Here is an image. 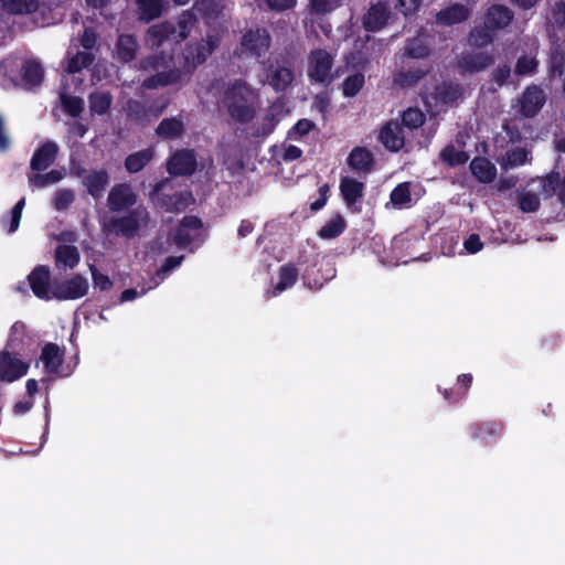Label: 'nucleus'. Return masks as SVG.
Wrapping results in <instances>:
<instances>
[{"mask_svg": "<svg viewBox=\"0 0 565 565\" xmlns=\"http://www.w3.org/2000/svg\"><path fill=\"white\" fill-rule=\"evenodd\" d=\"M217 46V39L207 35L194 44H186L182 53L184 64L177 67L173 56L164 52L142 57L136 68L145 73H153L145 78L141 86L145 89H158L182 83L189 78L198 66L202 65Z\"/></svg>", "mask_w": 565, "mask_h": 565, "instance_id": "1", "label": "nucleus"}, {"mask_svg": "<svg viewBox=\"0 0 565 565\" xmlns=\"http://www.w3.org/2000/svg\"><path fill=\"white\" fill-rule=\"evenodd\" d=\"M150 222V214L146 206L138 205L129 210L125 215L119 217H111L103 226V230L108 233H114L117 236L127 239L135 238L142 226H148Z\"/></svg>", "mask_w": 565, "mask_h": 565, "instance_id": "2", "label": "nucleus"}, {"mask_svg": "<svg viewBox=\"0 0 565 565\" xmlns=\"http://www.w3.org/2000/svg\"><path fill=\"white\" fill-rule=\"evenodd\" d=\"M271 45V36L266 28L256 26L246 30L234 54L237 57L256 58L264 56Z\"/></svg>", "mask_w": 565, "mask_h": 565, "instance_id": "3", "label": "nucleus"}, {"mask_svg": "<svg viewBox=\"0 0 565 565\" xmlns=\"http://www.w3.org/2000/svg\"><path fill=\"white\" fill-rule=\"evenodd\" d=\"M224 98L227 111L234 121L248 124L254 119L256 111L244 96V84L242 82L236 81L231 84L224 93Z\"/></svg>", "mask_w": 565, "mask_h": 565, "instance_id": "4", "label": "nucleus"}, {"mask_svg": "<svg viewBox=\"0 0 565 565\" xmlns=\"http://www.w3.org/2000/svg\"><path fill=\"white\" fill-rule=\"evenodd\" d=\"M333 56L324 49H315L308 55V77L312 83L329 85L334 77L331 75Z\"/></svg>", "mask_w": 565, "mask_h": 565, "instance_id": "5", "label": "nucleus"}, {"mask_svg": "<svg viewBox=\"0 0 565 565\" xmlns=\"http://www.w3.org/2000/svg\"><path fill=\"white\" fill-rule=\"evenodd\" d=\"M166 185L167 181H160L153 186L150 195L154 206L161 211L170 213H179L185 210L189 205V198L191 196V193H166L163 191Z\"/></svg>", "mask_w": 565, "mask_h": 565, "instance_id": "6", "label": "nucleus"}, {"mask_svg": "<svg viewBox=\"0 0 565 565\" xmlns=\"http://www.w3.org/2000/svg\"><path fill=\"white\" fill-rule=\"evenodd\" d=\"M88 291V281L79 274L72 278L52 285V299L75 300L84 297Z\"/></svg>", "mask_w": 565, "mask_h": 565, "instance_id": "7", "label": "nucleus"}, {"mask_svg": "<svg viewBox=\"0 0 565 565\" xmlns=\"http://www.w3.org/2000/svg\"><path fill=\"white\" fill-rule=\"evenodd\" d=\"M391 4L387 0H379L372 3L363 14L362 28L367 32H379L383 30L391 19Z\"/></svg>", "mask_w": 565, "mask_h": 565, "instance_id": "8", "label": "nucleus"}, {"mask_svg": "<svg viewBox=\"0 0 565 565\" xmlns=\"http://www.w3.org/2000/svg\"><path fill=\"white\" fill-rule=\"evenodd\" d=\"M202 228L203 222L200 217L185 215L172 234L173 243L179 248H186L201 235Z\"/></svg>", "mask_w": 565, "mask_h": 565, "instance_id": "9", "label": "nucleus"}, {"mask_svg": "<svg viewBox=\"0 0 565 565\" xmlns=\"http://www.w3.org/2000/svg\"><path fill=\"white\" fill-rule=\"evenodd\" d=\"M138 201L137 193L129 183H117L108 193L107 205L111 212L129 211Z\"/></svg>", "mask_w": 565, "mask_h": 565, "instance_id": "10", "label": "nucleus"}, {"mask_svg": "<svg viewBox=\"0 0 565 565\" xmlns=\"http://www.w3.org/2000/svg\"><path fill=\"white\" fill-rule=\"evenodd\" d=\"M198 169L196 154L193 149L177 150L168 161V171L175 177H190Z\"/></svg>", "mask_w": 565, "mask_h": 565, "instance_id": "11", "label": "nucleus"}, {"mask_svg": "<svg viewBox=\"0 0 565 565\" xmlns=\"http://www.w3.org/2000/svg\"><path fill=\"white\" fill-rule=\"evenodd\" d=\"M462 96V88L459 84L443 82L435 86L429 98L433 100L436 111L439 113L451 107Z\"/></svg>", "mask_w": 565, "mask_h": 565, "instance_id": "12", "label": "nucleus"}, {"mask_svg": "<svg viewBox=\"0 0 565 565\" xmlns=\"http://www.w3.org/2000/svg\"><path fill=\"white\" fill-rule=\"evenodd\" d=\"M546 102L544 90L537 85L525 87L520 98V114L525 118L535 117Z\"/></svg>", "mask_w": 565, "mask_h": 565, "instance_id": "13", "label": "nucleus"}, {"mask_svg": "<svg viewBox=\"0 0 565 565\" xmlns=\"http://www.w3.org/2000/svg\"><path fill=\"white\" fill-rule=\"evenodd\" d=\"M76 177H83V184L86 186L87 193L95 200L103 196L106 186L109 184L110 177L105 169L92 170L86 173L84 168L74 172Z\"/></svg>", "mask_w": 565, "mask_h": 565, "instance_id": "14", "label": "nucleus"}, {"mask_svg": "<svg viewBox=\"0 0 565 565\" xmlns=\"http://www.w3.org/2000/svg\"><path fill=\"white\" fill-rule=\"evenodd\" d=\"M28 280L35 297L42 300L52 299L51 273L47 266L38 265L28 275Z\"/></svg>", "mask_w": 565, "mask_h": 565, "instance_id": "15", "label": "nucleus"}, {"mask_svg": "<svg viewBox=\"0 0 565 565\" xmlns=\"http://www.w3.org/2000/svg\"><path fill=\"white\" fill-rule=\"evenodd\" d=\"M28 370V363L12 356L7 350L0 352V381H17L24 376Z\"/></svg>", "mask_w": 565, "mask_h": 565, "instance_id": "16", "label": "nucleus"}, {"mask_svg": "<svg viewBox=\"0 0 565 565\" xmlns=\"http://www.w3.org/2000/svg\"><path fill=\"white\" fill-rule=\"evenodd\" d=\"M514 19V12L507 6L491 4L483 18V24L489 30L499 31L508 28Z\"/></svg>", "mask_w": 565, "mask_h": 565, "instance_id": "17", "label": "nucleus"}, {"mask_svg": "<svg viewBox=\"0 0 565 565\" xmlns=\"http://www.w3.org/2000/svg\"><path fill=\"white\" fill-rule=\"evenodd\" d=\"M339 189L347 207L352 212H360L356 203L364 195L365 184L354 178L342 177Z\"/></svg>", "mask_w": 565, "mask_h": 565, "instance_id": "18", "label": "nucleus"}, {"mask_svg": "<svg viewBox=\"0 0 565 565\" xmlns=\"http://www.w3.org/2000/svg\"><path fill=\"white\" fill-rule=\"evenodd\" d=\"M493 63L494 57L489 53H463L458 60V68L461 74H476L487 70Z\"/></svg>", "mask_w": 565, "mask_h": 565, "instance_id": "19", "label": "nucleus"}, {"mask_svg": "<svg viewBox=\"0 0 565 565\" xmlns=\"http://www.w3.org/2000/svg\"><path fill=\"white\" fill-rule=\"evenodd\" d=\"M266 75L269 86L277 93L285 92L295 79L294 70L279 62L270 64L267 67Z\"/></svg>", "mask_w": 565, "mask_h": 565, "instance_id": "20", "label": "nucleus"}, {"mask_svg": "<svg viewBox=\"0 0 565 565\" xmlns=\"http://www.w3.org/2000/svg\"><path fill=\"white\" fill-rule=\"evenodd\" d=\"M379 140L383 143L385 149L397 152L405 145L404 130L397 121L391 120L382 127Z\"/></svg>", "mask_w": 565, "mask_h": 565, "instance_id": "21", "label": "nucleus"}, {"mask_svg": "<svg viewBox=\"0 0 565 565\" xmlns=\"http://www.w3.org/2000/svg\"><path fill=\"white\" fill-rule=\"evenodd\" d=\"M139 49L136 35L124 33L117 38L114 56L118 62L128 64L136 60Z\"/></svg>", "mask_w": 565, "mask_h": 565, "instance_id": "22", "label": "nucleus"}, {"mask_svg": "<svg viewBox=\"0 0 565 565\" xmlns=\"http://www.w3.org/2000/svg\"><path fill=\"white\" fill-rule=\"evenodd\" d=\"M58 146L52 140L43 142L33 153L30 167L34 171H44L52 166L57 157Z\"/></svg>", "mask_w": 565, "mask_h": 565, "instance_id": "23", "label": "nucleus"}, {"mask_svg": "<svg viewBox=\"0 0 565 565\" xmlns=\"http://www.w3.org/2000/svg\"><path fill=\"white\" fill-rule=\"evenodd\" d=\"M434 38L426 33H418L407 40L404 46V55L411 58L423 60L430 56L433 52Z\"/></svg>", "mask_w": 565, "mask_h": 565, "instance_id": "24", "label": "nucleus"}, {"mask_svg": "<svg viewBox=\"0 0 565 565\" xmlns=\"http://www.w3.org/2000/svg\"><path fill=\"white\" fill-rule=\"evenodd\" d=\"M167 0H135L136 15L139 22L150 23L163 14Z\"/></svg>", "mask_w": 565, "mask_h": 565, "instance_id": "25", "label": "nucleus"}, {"mask_svg": "<svg viewBox=\"0 0 565 565\" xmlns=\"http://www.w3.org/2000/svg\"><path fill=\"white\" fill-rule=\"evenodd\" d=\"M175 25L170 21H164L158 24H153L148 28L146 38L147 42L151 47L158 49L166 41L175 42Z\"/></svg>", "mask_w": 565, "mask_h": 565, "instance_id": "26", "label": "nucleus"}, {"mask_svg": "<svg viewBox=\"0 0 565 565\" xmlns=\"http://www.w3.org/2000/svg\"><path fill=\"white\" fill-rule=\"evenodd\" d=\"M470 429L472 439L490 444L491 439L502 435L504 426L501 422L487 420L471 424Z\"/></svg>", "mask_w": 565, "mask_h": 565, "instance_id": "27", "label": "nucleus"}, {"mask_svg": "<svg viewBox=\"0 0 565 565\" xmlns=\"http://www.w3.org/2000/svg\"><path fill=\"white\" fill-rule=\"evenodd\" d=\"M54 259L57 269H74L79 264L81 254L75 245L61 244L54 250Z\"/></svg>", "mask_w": 565, "mask_h": 565, "instance_id": "28", "label": "nucleus"}, {"mask_svg": "<svg viewBox=\"0 0 565 565\" xmlns=\"http://www.w3.org/2000/svg\"><path fill=\"white\" fill-rule=\"evenodd\" d=\"M40 360L46 373L57 374L64 361V350H61L56 343L49 342L43 345Z\"/></svg>", "mask_w": 565, "mask_h": 565, "instance_id": "29", "label": "nucleus"}, {"mask_svg": "<svg viewBox=\"0 0 565 565\" xmlns=\"http://www.w3.org/2000/svg\"><path fill=\"white\" fill-rule=\"evenodd\" d=\"M348 166L355 172L370 173L374 166L373 153L365 147H355L349 153Z\"/></svg>", "mask_w": 565, "mask_h": 565, "instance_id": "30", "label": "nucleus"}, {"mask_svg": "<svg viewBox=\"0 0 565 565\" xmlns=\"http://www.w3.org/2000/svg\"><path fill=\"white\" fill-rule=\"evenodd\" d=\"M470 171L481 183H491L497 177L495 166L484 157H476L470 162Z\"/></svg>", "mask_w": 565, "mask_h": 565, "instance_id": "31", "label": "nucleus"}, {"mask_svg": "<svg viewBox=\"0 0 565 565\" xmlns=\"http://www.w3.org/2000/svg\"><path fill=\"white\" fill-rule=\"evenodd\" d=\"M184 131V122L179 117L163 118L156 128V135L166 140L178 139Z\"/></svg>", "mask_w": 565, "mask_h": 565, "instance_id": "32", "label": "nucleus"}, {"mask_svg": "<svg viewBox=\"0 0 565 565\" xmlns=\"http://www.w3.org/2000/svg\"><path fill=\"white\" fill-rule=\"evenodd\" d=\"M532 160L531 151L526 148H513L508 150L501 159L498 160L501 170L509 171Z\"/></svg>", "mask_w": 565, "mask_h": 565, "instance_id": "33", "label": "nucleus"}, {"mask_svg": "<svg viewBox=\"0 0 565 565\" xmlns=\"http://www.w3.org/2000/svg\"><path fill=\"white\" fill-rule=\"evenodd\" d=\"M469 9L461 3L451 4L437 13V20L444 25H452L468 20Z\"/></svg>", "mask_w": 565, "mask_h": 565, "instance_id": "34", "label": "nucleus"}, {"mask_svg": "<svg viewBox=\"0 0 565 565\" xmlns=\"http://www.w3.org/2000/svg\"><path fill=\"white\" fill-rule=\"evenodd\" d=\"M150 111L145 104L136 99H129L126 104L127 119L141 127L151 122Z\"/></svg>", "mask_w": 565, "mask_h": 565, "instance_id": "35", "label": "nucleus"}, {"mask_svg": "<svg viewBox=\"0 0 565 565\" xmlns=\"http://www.w3.org/2000/svg\"><path fill=\"white\" fill-rule=\"evenodd\" d=\"M153 156L154 151L151 148L130 153L125 159V168L129 173H138L153 159Z\"/></svg>", "mask_w": 565, "mask_h": 565, "instance_id": "36", "label": "nucleus"}, {"mask_svg": "<svg viewBox=\"0 0 565 565\" xmlns=\"http://www.w3.org/2000/svg\"><path fill=\"white\" fill-rule=\"evenodd\" d=\"M113 96L109 92H92L88 95V105L90 114L103 116L107 114L111 107Z\"/></svg>", "mask_w": 565, "mask_h": 565, "instance_id": "37", "label": "nucleus"}, {"mask_svg": "<svg viewBox=\"0 0 565 565\" xmlns=\"http://www.w3.org/2000/svg\"><path fill=\"white\" fill-rule=\"evenodd\" d=\"M21 75L25 85L39 86L43 82L44 70L39 62L28 60L22 65Z\"/></svg>", "mask_w": 565, "mask_h": 565, "instance_id": "38", "label": "nucleus"}, {"mask_svg": "<svg viewBox=\"0 0 565 565\" xmlns=\"http://www.w3.org/2000/svg\"><path fill=\"white\" fill-rule=\"evenodd\" d=\"M345 228L344 217L337 213L318 231V236L322 239H332L340 236Z\"/></svg>", "mask_w": 565, "mask_h": 565, "instance_id": "39", "label": "nucleus"}, {"mask_svg": "<svg viewBox=\"0 0 565 565\" xmlns=\"http://www.w3.org/2000/svg\"><path fill=\"white\" fill-rule=\"evenodd\" d=\"M2 9L10 14H30L38 10V0H0Z\"/></svg>", "mask_w": 565, "mask_h": 565, "instance_id": "40", "label": "nucleus"}, {"mask_svg": "<svg viewBox=\"0 0 565 565\" xmlns=\"http://www.w3.org/2000/svg\"><path fill=\"white\" fill-rule=\"evenodd\" d=\"M298 280V270L292 264L284 265L278 271V282L275 286V295L292 287Z\"/></svg>", "mask_w": 565, "mask_h": 565, "instance_id": "41", "label": "nucleus"}, {"mask_svg": "<svg viewBox=\"0 0 565 565\" xmlns=\"http://www.w3.org/2000/svg\"><path fill=\"white\" fill-rule=\"evenodd\" d=\"M439 158L447 166L454 168L461 166L469 160V156L466 151L457 150L454 145H447L439 153Z\"/></svg>", "mask_w": 565, "mask_h": 565, "instance_id": "42", "label": "nucleus"}, {"mask_svg": "<svg viewBox=\"0 0 565 565\" xmlns=\"http://www.w3.org/2000/svg\"><path fill=\"white\" fill-rule=\"evenodd\" d=\"M365 84L364 74L355 72L347 76L342 83V95L345 98L355 97Z\"/></svg>", "mask_w": 565, "mask_h": 565, "instance_id": "43", "label": "nucleus"}, {"mask_svg": "<svg viewBox=\"0 0 565 565\" xmlns=\"http://www.w3.org/2000/svg\"><path fill=\"white\" fill-rule=\"evenodd\" d=\"M195 22H196V17L191 11H183L179 15L177 24H174L177 28V32H175V42L177 43L185 40L189 36L191 29L193 28Z\"/></svg>", "mask_w": 565, "mask_h": 565, "instance_id": "44", "label": "nucleus"}, {"mask_svg": "<svg viewBox=\"0 0 565 565\" xmlns=\"http://www.w3.org/2000/svg\"><path fill=\"white\" fill-rule=\"evenodd\" d=\"M429 72V68H408L406 71L399 72L396 77L395 82L398 83L403 87H413L415 86L423 77L427 75Z\"/></svg>", "mask_w": 565, "mask_h": 565, "instance_id": "45", "label": "nucleus"}, {"mask_svg": "<svg viewBox=\"0 0 565 565\" xmlns=\"http://www.w3.org/2000/svg\"><path fill=\"white\" fill-rule=\"evenodd\" d=\"M95 60L92 52H77L67 62L66 72L68 74L79 73L82 70L89 67Z\"/></svg>", "mask_w": 565, "mask_h": 565, "instance_id": "46", "label": "nucleus"}, {"mask_svg": "<svg viewBox=\"0 0 565 565\" xmlns=\"http://www.w3.org/2000/svg\"><path fill=\"white\" fill-rule=\"evenodd\" d=\"M402 128L406 127L411 130L417 129L425 122L424 113L417 107H409L402 113Z\"/></svg>", "mask_w": 565, "mask_h": 565, "instance_id": "47", "label": "nucleus"}, {"mask_svg": "<svg viewBox=\"0 0 565 565\" xmlns=\"http://www.w3.org/2000/svg\"><path fill=\"white\" fill-rule=\"evenodd\" d=\"M61 105L63 110L71 117L77 118L84 111V100L78 96L62 94Z\"/></svg>", "mask_w": 565, "mask_h": 565, "instance_id": "48", "label": "nucleus"}, {"mask_svg": "<svg viewBox=\"0 0 565 565\" xmlns=\"http://www.w3.org/2000/svg\"><path fill=\"white\" fill-rule=\"evenodd\" d=\"M493 30L487 29L483 24V28H476L470 32L469 41L470 44L475 47L482 49L489 44H491L494 40Z\"/></svg>", "mask_w": 565, "mask_h": 565, "instance_id": "49", "label": "nucleus"}, {"mask_svg": "<svg viewBox=\"0 0 565 565\" xmlns=\"http://www.w3.org/2000/svg\"><path fill=\"white\" fill-rule=\"evenodd\" d=\"M343 0H310L308 10L311 14L323 15L341 6Z\"/></svg>", "mask_w": 565, "mask_h": 565, "instance_id": "50", "label": "nucleus"}, {"mask_svg": "<svg viewBox=\"0 0 565 565\" xmlns=\"http://www.w3.org/2000/svg\"><path fill=\"white\" fill-rule=\"evenodd\" d=\"M63 179V173L58 170H51L47 173H36L30 177L29 181L36 188H45L50 184L57 183Z\"/></svg>", "mask_w": 565, "mask_h": 565, "instance_id": "51", "label": "nucleus"}, {"mask_svg": "<svg viewBox=\"0 0 565 565\" xmlns=\"http://www.w3.org/2000/svg\"><path fill=\"white\" fill-rule=\"evenodd\" d=\"M391 202L395 206H403L412 201L411 186L408 182L397 184L390 194Z\"/></svg>", "mask_w": 565, "mask_h": 565, "instance_id": "52", "label": "nucleus"}, {"mask_svg": "<svg viewBox=\"0 0 565 565\" xmlns=\"http://www.w3.org/2000/svg\"><path fill=\"white\" fill-rule=\"evenodd\" d=\"M539 61L535 56L521 55L515 63V74L519 76L532 75L537 71Z\"/></svg>", "mask_w": 565, "mask_h": 565, "instance_id": "53", "label": "nucleus"}, {"mask_svg": "<svg viewBox=\"0 0 565 565\" xmlns=\"http://www.w3.org/2000/svg\"><path fill=\"white\" fill-rule=\"evenodd\" d=\"M258 6L271 12H285L296 8L297 0H257Z\"/></svg>", "mask_w": 565, "mask_h": 565, "instance_id": "54", "label": "nucleus"}, {"mask_svg": "<svg viewBox=\"0 0 565 565\" xmlns=\"http://www.w3.org/2000/svg\"><path fill=\"white\" fill-rule=\"evenodd\" d=\"M565 66V55L562 51L561 46L557 45L553 49L550 60V68L548 72L553 76H562L564 73Z\"/></svg>", "mask_w": 565, "mask_h": 565, "instance_id": "55", "label": "nucleus"}, {"mask_svg": "<svg viewBox=\"0 0 565 565\" xmlns=\"http://www.w3.org/2000/svg\"><path fill=\"white\" fill-rule=\"evenodd\" d=\"M75 194L71 189L57 190L54 194L53 205L56 211H64L74 202Z\"/></svg>", "mask_w": 565, "mask_h": 565, "instance_id": "56", "label": "nucleus"}, {"mask_svg": "<svg viewBox=\"0 0 565 565\" xmlns=\"http://www.w3.org/2000/svg\"><path fill=\"white\" fill-rule=\"evenodd\" d=\"M551 23L555 29L565 31V1H556L552 7Z\"/></svg>", "mask_w": 565, "mask_h": 565, "instance_id": "57", "label": "nucleus"}, {"mask_svg": "<svg viewBox=\"0 0 565 565\" xmlns=\"http://www.w3.org/2000/svg\"><path fill=\"white\" fill-rule=\"evenodd\" d=\"M540 204V199L532 192H525L519 199V207L522 212H536Z\"/></svg>", "mask_w": 565, "mask_h": 565, "instance_id": "58", "label": "nucleus"}, {"mask_svg": "<svg viewBox=\"0 0 565 565\" xmlns=\"http://www.w3.org/2000/svg\"><path fill=\"white\" fill-rule=\"evenodd\" d=\"M25 205V198L20 199L11 210L10 223L8 227L9 233H14L20 225L22 211Z\"/></svg>", "mask_w": 565, "mask_h": 565, "instance_id": "59", "label": "nucleus"}, {"mask_svg": "<svg viewBox=\"0 0 565 565\" xmlns=\"http://www.w3.org/2000/svg\"><path fill=\"white\" fill-rule=\"evenodd\" d=\"M561 180L559 173L557 172L547 174L543 180V192L546 195L558 194Z\"/></svg>", "mask_w": 565, "mask_h": 565, "instance_id": "60", "label": "nucleus"}, {"mask_svg": "<svg viewBox=\"0 0 565 565\" xmlns=\"http://www.w3.org/2000/svg\"><path fill=\"white\" fill-rule=\"evenodd\" d=\"M422 1L423 0H395L394 8L405 17H408L419 9Z\"/></svg>", "mask_w": 565, "mask_h": 565, "instance_id": "61", "label": "nucleus"}, {"mask_svg": "<svg viewBox=\"0 0 565 565\" xmlns=\"http://www.w3.org/2000/svg\"><path fill=\"white\" fill-rule=\"evenodd\" d=\"M562 342L561 335L556 332L545 334L541 341L540 347L545 352H553Z\"/></svg>", "mask_w": 565, "mask_h": 565, "instance_id": "62", "label": "nucleus"}, {"mask_svg": "<svg viewBox=\"0 0 565 565\" xmlns=\"http://www.w3.org/2000/svg\"><path fill=\"white\" fill-rule=\"evenodd\" d=\"M511 75V67L508 64L498 66L492 71L491 77L492 81L499 86L502 87L507 84L508 79Z\"/></svg>", "mask_w": 565, "mask_h": 565, "instance_id": "63", "label": "nucleus"}, {"mask_svg": "<svg viewBox=\"0 0 565 565\" xmlns=\"http://www.w3.org/2000/svg\"><path fill=\"white\" fill-rule=\"evenodd\" d=\"M92 278L95 288H99L102 291L109 290L113 287L110 278L98 271L95 267L92 268Z\"/></svg>", "mask_w": 565, "mask_h": 565, "instance_id": "64", "label": "nucleus"}]
</instances>
